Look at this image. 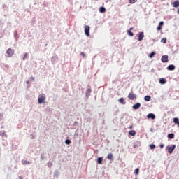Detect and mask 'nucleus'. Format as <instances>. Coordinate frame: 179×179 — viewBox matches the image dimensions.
Returning <instances> with one entry per match:
<instances>
[{"label":"nucleus","instance_id":"nucleus-8","mask_svg":"<svg viewBox=\"0 0 179 179\" xmlns=\"http://www.w3.org/2000/svg\"><path fill=\"white\" fill-rule=\"evenodd\" d=\"M147 117H148V119H152V120H154V119H155L156 116L152 113H150V114L147 115Z\"/></svg>","mask_w":179,"mask_h":179},{"label":"nucleus","instance_id":"nucleus-18","mask_svg":"<svg viewBox=\"0 0 179 179\" xmlns=\"http://www.w3.org/2000/svg\"><path fill=\"white\" fill-rule=\"evenodd\" d=\"M159 83L160 84H165V83H166V80L164 79V78H162L159 79Z\"/></svg>","mask_w":179,"mask_h":179},{"label":"nucleus","instance_id":"nucleus-5","mask_svg":"<svg viewBox=\"0 0 179 179\" xmlns=\"http://www.w3.org/2000/svg\"><path fill=\"white\" fill-rule=\"evenodd\" d=\"M161 60L163 63H167V62H169L168 55H163V57L161 58Z\"/></svg>","mask_w":179,"mask_h":179},{"label":"nucleus","instance_id":"nucleus-22","mask_svg":"<svg viewBox=\"0 0 179 179\" xmlns=\"http://www.w3.org/2000/svg\"><path fill=\"white\" fill-rule=\"evenodd\" d=\"M168 138H169V139H173V138H174V134H168Z\"/></svg>","mask_w":179,"mask_h":179},{"label":"nucleus","instance_id":"nucleus-19","mask_svg":"<svg viewBox=\"0 0 179 179\" xmlns=\"http://www.w3.org/2000/svg\"><path fill=\"white\" fill-rule=\"evenodd\" d=\"M150 99H151V96H150L149 95H146L144 98V100L145 101H150Z\"/></svg>","mask_w":179,"mask_h":179},{"label":"nucleus","instance_id":"nucleus-3","mask_svg":"<svg viewBox=\"0 0 179 179\" xmlns=\"http://www.w3.org/2000/svg\"><path fill=\"white\" fill-rule=\"evenodd\" d=\"M45 101V96H44V94L39 95V96L38 98V104H41Z\"/></svg>","mask_w":179,"mask_h":179},{"label":"nucleus","instance_id":"nucleus-29","mask_svg":"<svg viewBox=\"0 0 179 179\" xmlns=\"http://www.w3.org/2000/svg\"><path fill=\"white\" fill-rule=\"evenodd\" d=\"M139 171H140V170H139L138 168L136 169H135V171H134V174H136V175L138 174Z\"/></svg>","mask_w":179,"mask_h":179},{"label":"nucleus","instance_id":"nucleus-7","mask_svg":"<svg viewBox=\"0 0 179 179\" xmlns=\"http://www.w3.org/2000/svg\"><path fill=\"white\" fill-rule=\"evenodd\" d=\"M176 149V145H173L172 146H170V148H168V152L169 154H172L173 151Z\"/></svg>","mask_w":179,"mask_h":179},{"label":"nucleus","instance_id":"nucleus-37","mask_svg":"<svg viewBox=\"0 0 179 179\" xmlns=\"http://www.w3.org/2000/svg\"><path fill=\"white\" fill-rule=\"evenodd\" d=\"M164 144H161V145H160V148H161V149H162V148H164Z\"/></svg>","mask_w":179,"mask_h":179},{"label":"nucleus","instance_id":"nucleus-15","mask_svg":"<svg viewBox=\"0 0 179 179\" xmlns=\"http://www.w3.org/2000/svg\"><path fill=\"white\" fill-rule=\"evenodd\" d=\"M136 134V131H135V130H130V131H129V134L131 135V136H134Z\"/></svg>","mask_w":179,"mask_h":179},{"label":"nucleus","instance_id":"nucleus-41","mask_svg":"<svg viewBox=\"0 0 179 179\" xmlns=\"http://www.w3.org/2000/svg\"><path fill=\"white\" fill-rule=\"evenodd\" d=\"M134 28H130V30H133Z\"/></svg>","mask_w":179,"mask_h":179},{"label":"nucleus","instance_id":"nucleus-35","mask_svg":"<svg viewBox=\"0 0 179 179\" xmlns=\"http://www.w3.org/2000/svg\"><path fill=\"white\" fill-rule=\"evenodd\" d=\"M80 55H82L83 57H85V52H80Z\"/></svg>","mask_w":179,"mask_h":179},{"label":"nucleus","instance_id":"nucleus-9","mask_svg":"<svg viewBox=\"0 0 179 179\" xmlns=\"http://www.w3.org/2000/svg\"><path fill=\"white\" fill-rule=\"evenodd\" d=\"M144 33L143 31H141V33L138 34V40L141 41V40H143L144 38Z\"/></svg>","mask_w":179,"mask_h":179},{"label":"nucleus","instance_id":"nucleus-20","mask_svg":"<svg viewBox=\"0 0 179 179\" xmlns=\"http://www.w3.org/2000/svg\"><path fill=\"white\" fill-rule=\"evenodd\" d=\"M113 155L112 153L108 154L107 156V159H108V160H113Z\"/></svg>","mask_w":179,"mask_h":179},{"label":"nucleus","instance_id":"nucleus-34","mask_svg":"<svg viewBox=\"0 0 179 179\" xmlns=\"http://www.w3.org/2000/svg\"><path fill=\"white\" fill-rule=\"evenodd\" d=\"M159 25H160L161 27L162 28V25H164V22H159Z\"/></svg>","mask_w":179,"mask_h":179},{"label":"nucleus","instance_id":"nucleus-2","mask_svg":"<svg viewBox=\"0 0 179 179\" xmlns=\"http://www.w3.org/2000/svg\"><path fill=\"white\" fill-rule=\"evenodd\" d=\"M14 53H15V50L12 48H8L6 50V54L8 55V57H12Z\"/></svg>","mask_w":179,"mask_h":179},{"label":"nucleus","instance_id":"nucleus-10","mask_svg":"<svg viewBox=\"0 0 179 179\" xmlns=\"http://www.w3.org/2000/svg\"><path fill=\"white\" fill-rule=\"evenodd\" d=\"M173 6L174 8H178L179 6V0H176L173 2Z\"/></svg>","mask_w":179,"mask_h":179},{"label":"nucleus","instance_id":"nucleus-40","mask_svg":"<svg viewBox=\"0 0 179 179\" xmlns=\"http://www.w3.org/2000/svg\"><path fill=\"white\" fill-rule=\"evenodd\" d=\"M178 13L179 14V9H178Z\"/></svg>","mask_w":179,"mask_h":179},{"label":"nucleus","instance_id":"nucleus-6","mask_svg":"<svg viewBox=\"0 0 179 179\" xmlns=\"http://www.w3.org/2000/svg\"><path fill=\"white\" fill-rule=\"evenodd\" d=\"M141 103H136L133 105L132 108L134 110H138L141 108Z\"/></svg>","mask_w":179,"mask_h":179},{"label":"nucleus","instance_id":"nucleus-21","mask_svg":"<svg viewBox=\"0 0 179 179\" xmlns=\"http://www.w3.org/2000/svg\"><path fill=\"white\" fill-rule=\"evenodd\" d=\"M99 12L105 13L106 12V8H104V6H101V8L99 9Z\"/></svg>","mask_w":179,"mask_h":179},{"label":"nucleus","instance_id":"nucleus-25","mask_svg":"<svg viewBox=\"0 0 179 179\" xmlns=\"http://www.w3.org/2000/svg\"><path fill=\"white\" fill-rule=\"evenodd\" d=\"M0 135H1V136H7L6 134L5 133V131H1L0 132Z\"/></svg>","mask_w":179,"mask_h":179},{"label":"nucleus","instance_id":"nucleus-14","mask_svg":"<svg viewBox=\"0 0 179 179\" xmlns=\"http://www.w3.org/2000/svg\"><path fill=\"white\" fill-rule=\"evenodd\" d=\"M30 164H31V162L29 161H27V160H22V165H29Z\"/></svg>","mask_w":179,"mask_h":179},{"label":"nucleus","instance_id":"nucleus-36","mask_svg":"<svg viewBox=\"0 0 179 179\" xmlns=\"http://www.w3.org/2000/svg\"><path fill=\"white\" fill-rule=\"evenodd\" d=\"M30 80H31V81H34V78L33 76H31V78H30Z\"/></svg>","mask_w":179,"mask_h":179},{"label":"nucleus","instance_id":"nucleus-38","mask_svg":"<svg viewBox=\"0 0 179 179\" xmlns=\"http://www.w3.org/2000/svg\"><path fill=\"white\" fill-rule=\"evenodd\" d=\"M134 126L133 125H131L129 127V129H133Z\"/></svg>","mask_w":179,"mask_h":179},{"label":"nucleus","instance_id":"nucleus-28","mask_svg":"<svg viewBox=\"0 0 179 179\" xmlns=\"http://www.w3.org/2000/svg\"><path fill=\"white\" fill-rule=\"evenodd\" d=\"M161 41H162V43H164V44H166V41H167V39H166V38H163V39H162Z\"/></svg>","mask_w":179,"mask_h":179},{"label":"nucleus","instance_id":"nucleus-24","mask_svg":"<svg viewBox=\"0 0 179 179\" xmlns=\"http://www.w3.org/2000/svg\"><path fill=\"white\" fill-rule=\"evenodd\" d=\"M65 143L66 145H70L71 143V140H69V138H66V140H65Z\"/></svg>","mask_w":179,"mask_h":179},{"label":"nucleus","instance_id":"nucleus-31","mask_svg":"<svg viewBox=\"0 0 179 179\" xmlns=\"http://www.w3.org/2000/svg\"><path fill=\"white\" fill-rule=\"evenodd\" d=\"M28 57V54L27 53H25L24 55V58H22V60H25V59Z\"/></svg>","mask_w":179,"mask_h":179},{"label":"nucleus","instance_id":"nucleus-4","mask_svg":"<svg viewBox=\"0 0 179 179\" xmlns=\"http://www.w3.org/2000/svg\"><path fill=\"white\" fill-rule=\"evenodd\" d=\"M90 27L89 25H85V34L87 36H90Z\"/></svg>","mask_w":179,"mask_h":179},{"label":"nucleus","instance_id":"nucleus-33","mask_svg":"<svg viewBox=\"0 0 179 179\" xmlns=\"http://www.w3.org/2000/svg\"><path fill=\"white\" fill-rule=\"evenodd\" d=\"M48 166L49 167L52 166V162H48Z\"/></svg>","mask_w":179,"mask_h":179},{"label":"nucleus","instance_id":"nucleus-12","mask_svg":"<svg viewBox=\"0 0 179 179\" xmlns=\"http://www.w3.org/2000/svg\"><path fill=\"white\" fill-rule=\"evenodd\" d=\"M167 69L168 70H174V69H176V66L173 64H171L167 66Z\"/></svg>","mask_w":179,"mask_h":179},{"label":"nucleus","instance_id":"nucleus-26","mask_svg":"<svg viewBox=\"0 0 179 179\" xmlns=\"http://www.w3.org/2000/svg\"><path fill=\"white\" fill-rule=\"evenodd\" d=\"M127 33L129 35H130V36H133V35H134V33H132V31H131V30H130V29H129V30H128Z\"/></svg>","mask_w":179,"mask_h":179},{"label":"nucleus","instance_id":"nucleus-39","mask_svg":"<svg viewBox=\"0 0 179 179\" xmlns=\"http://www.w3.org/2000/svg\"><path fill=\"white\" fill-rule=\"evenodd\" d=\"M27 85L29 84V80L27 81Z\"/></svg>","mask_w":179,"mask_h":179},{"label":"nucleus","instance_id":"nucleus-1","mask_svg":"<svg viewBox=\"0 0 179 179\" xmlns=\"http://www.w3.org/2000/svg\"><path fill=\"white\" fill-rule=\"evenodd\" d=\"M128 98L130 99V100H136L137 99V95L136 94H134V92H131L129 93L128 94Z\"/></svg>","mask_w":179,"mask_h":179},{"label":"nucleus","instance_id":"nucleus-32","mask_svg":"<svg viewBox=\"0 0 179 179\" xmlns=\"http://www.w3.org/2000/svg\"><path fill=\"white\" fill-rule=\"evenodd\" d=\"M162 27L160 25V22H159V24L158 25L157 28V30H162Z\"/></svg>","mask_w":179,"mask_h":179},{"label":"nucleus","instance_id":"nucleus-42","mask_svg":"<svg viewBox=\"0 0 179 179\" xmlns=\"http://www.w3.org/2000/svg\"><path fill=\"white\" fill-rule=\"evenodd\" d=\"M0 116H1V113H0Z\"/></svg>","mask_w":179,"mask_h":179},{"label":"nucleus","instance_id":"nucleus-27","mask_svg":"<svg viewBox=\"0 0 179 179\" xmlns=\"http://www.w3.org/2000/svg\"><path fill=\"white\" fill-rule=\"evenodd\" d=\"M137 0H129V2L131 3V4H134V3H136Z\"/></svg>","mask_w":179,"mask_h":179},{"label":"nucleus","instance_id":"nucleus-30","mask_svg":"<svg viewBox=\"0 0 179 179\" xmlns=\"http://www.w3.org/2000/svg\"><path fill=\"white\" fill-rule=\"evenodd\" d=\"M150 149H155V148H156V146H155V144H151V145H150Z\"/></svg>","mask_w":179,"mask_h":179},{"label":"nucleus","instance_id":"nucleus-11","mask_svg":"<svg viewBox=\"0 0 179 179\" xmlns=\"http://www.w3.org/2000/svg\"><path fill=\"white\" fill-rule=\"evenodd\" d=\"M119 103H120L121 104L125 105L126 104V101L124 100V98H120L118 99Z\"/></svg>","mask_w":179,"mask_h":179},{"label":"nucleus","instance_id":"nucleus-23","mask_svg":"<svg viewBox=\"0 0 179 179\" xmlns=\"http://www.w3.org/2000/svg\"><path fill=\"white\" fill-rule=\"evenodd\" d=\"M102 162H103V157H98L97 158L98 164H102Z\"/></svg>","mask_w":179,"mask_h":179},{"label":"nucleus","instance_id":"nucleus-13","mask_svg":"<svg viewBox=\"0 0 179 179\" xmlns=\"http://www.w3.org/2000/svg\"><path fill=\"white\" fill-rule=\"evenodd\" d=\"M173 122L175 124H177V126L179 127V119H178V117H174L173 118Z\"/></svg>","mask_w":179,"mask_h":179},{"label":"nucleus","instance_id":"nucleus-16","mask_svg":"<svg viewBox=\"0 0 179 179\" xmlns=\"http://www.w3.org/2000/svg\"><path fill=\"white\" fill-rule=\"evenodd\" d=\"M155 55H156V52H152L149 54L148 57L149 58H153V57H155Z\"/></svg>","mask_w":179,"mask_h":179},{"label":"nucleus","instance_id":"nucleus-17","mask_svg":"<svg viewBox=\"0 0 179 179\" xmlns=\"http://www.w3.org/2000/svg\"><path fill=\"white\" fill-rule=\"evenodd\" d=\"M91 92H92L91 88L87 89V91H86V95H87V96H89V95H90Z\"/></svg>","mask_w":179,"mask_h":179}]
</instances>
